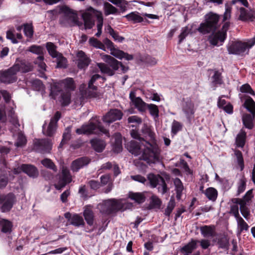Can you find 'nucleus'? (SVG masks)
Segmentation results:
<instances>
[{
    "label": "nucleus",
    "instance_id": "1",
    "mask_svg": "<svg viewBox=\"0 0 255 255\" xmlns=\"http://www.w3.org/2000/svg\"><path fill=\"white\" fill-rule=\"evenodd\" d=\"M132 138L136 139L144 146L142 159L147 163H155L159 160V150L156 143L155 134L150 126L144 124L138 132L132 129L130 131Z\"/></svg>",
    "mask_w": 255,
    "mask_h": 255
},
{
    "label": "nucleus",
    "instance_id": "2",
    "mask_svg": "<svg viewBox=\"0 0 255 255\" xmlns=\"http://www.w3.org/2000/svg\"><path fill=\"white\" fill-rule=\"evenodd\" d=\"M102 59L107 63H98L97 66L102 73L109 76L115 75L116 71L120 68L122 62L118 61L113 57L106 54H101Z\"/></svg>",
    "mask_w": 255,
    "mask_h": 255
},
{
    "label": "nucleus",
    "instance_id": "3",
    "mask_svg": "<svg viewBox=\"0 0 255 255\" xmlns=\"http://www.w3.org/2000/svg\"><path fill=\"white\" fill-rule=\"evenodd\" d=\"M205 21L200 24L197 30L203 34H206L216 31L218 27L220 16L212 12L206 14Z\"/></svg>",
    "mask_w": 255,
    "mask_h": 255
},
{
    "label": "nucleus",
    "instance_id": "4",
    "mask_svg": "<svg viewBox=\"0 0 255 255\" xmlns=\"http://www.w3.org/2000/svg\"><path fill=\"white\" fill-rule=\"evenodd\" d=\"M76 132L78 134H99L102 132L110 136L109 131L105 128L101 122L97 119L95 120L94 122L91 121L88 124L83 125L76 130Z\"/></svg>",
    "mask_w": 255,
    "mask_h": 255
},
{
    "label": "nucleus",
    "instance_id": "5",
    "mask_svg": "<svg viewBox=\"0 0 255 255\" xmlns=\"http://www.w3.org/2000/svg\"><path fill=\"white\" fill-rule=\"evenodd\" d=\"M124 205L120 201L115 199H111L104 201L99 203L98 208L100 212L105 215H111L118 211L124 210Z\"/></svg>",
    "mask_w": 255,
    "mask_h": 255
},
{
    "label": "nucleus",
    "instance_id": "6",
    "mask_svg": "<svg viewBox=\"0 0 255 255\" xmlns=\"http://www.w3.org/2000/svg\"><path fill=\"white\" fill-rule=\"evenodd\" d=\"M255 44V36L247 42L232 41L228 44L227 50L229 54L240 55L245 52L247 50L249 51V49Z\"/></svg>",
    "mask_w": 255,
    "mask_h": 255
},
{
    "label": "nucleus",
    "instance_id": "7",
    "mask_svg": "<svg viewBox=\"0 0 255 255\" xmlns=\"http://www.w3.org/2000/svg\"><path fill=\"white\" fill-rule=\"evenodd\" d=\"M244 106L252 114H244L242 117L243 123L246 128L251 129L254 128L253 121L255 118V102L251 97H248Z\"/></svg>",
    "mask_w": 255,
    "mask_h": 255
},
{
    "label": "nucleus",
    "instance_id": "8",
    "mask_svg": "<svg viewBox=\"0 0 255 255\" xmlns=\"http://www.w3.org/2000/svg\"><path fill=\"white\" fill-rule=\"evenodd\" d=\"M61 118V113L57 111L48 125L45 123L42 126V133L46 136L52 137L56 132L57 122Z\"/></svg>",
    "mask_w": 255,
    "mask_h": 255
},
{
    "label": "nucleus",
    "instance_id": "9",
    "mask_svg": "<svg viewBox=\"0 0 255 255\" xmlns=\"http://www.w3.org/2000/svg\"><path fill=\"white\" fill-rule=\"evenodd\" d=\"M101 76L99 74H95L92 76L88 83V86L85 90L81 91L83 97L86 98H96L99 96L97 92V87L94 85L95 81L101 78Z\"/></svg>",
    "mask_w": 255,
    "mask_h": 255
},
{
    "label": "nucleus",
    "instance_id": "10",
    "mask_svg": "<svg viewBox=\"0 0 255 255\" xmlns=\"http://www.w3.org/2000/svg\"><path fill=\"white\" fill-rule=\"evenodd\" d=\"M62 86H63L66 89L70 91H73L75 88L73 79L72 78H67L58 83L55 84L51 87V93L53 95H57L58 93L61 91V87Z\"/></svg>",
    "mask_w": 255,
    "mask_h": 255
},
{
    "label": "nucleus",
    "instance_id": "11",
    "mask_svg": "<svg viewBox=\"0 0 255 255\" xmlns=\"http://www.w3.org/2000/svg\"><path fill=\"white\" fill-rule=\"evenodd\" d=\"M51 140L48 138L36 139L33 144V149L41 153H48L52 149Z\"/></svg>",
    "mask_w": 255,
    "mask_h": 255
},
{
    "label": "nucleus",
    "instance_id": "12",
    "mask_svg": "<svg viewBox=\"0 0 255 255\" xmlns=\"http://www.w3.org/2000/svg\"><path fill=\"white\" fill-rule=\"evenodd\" d=\"M182 109L189 122L194 118L195 112L194 104L190 98H183L182 100Z\"/></svg>",
    "mask_w": 255,
    "mask_h": 255
},
{
    "label": "nucleus",
    "instance_id": "13",
    "mask_svg": "<svg viewBox=\"0 0 255 255\" xmlns=\"http://www.w3.org/2000/svg\"><path fill=\"white\" fill-rule=\"evenodd\" d=\"M16 202V196L13 193H9L4 195L2 204L0 206L1 211L3 213L9 212Z\"/></svg>",
    "mask_w": 255,
    "mask_h": 255
},
{
    "label": "nucleus",
    "instance_id": "14",
    "mask_svg": "<svg viewBox=\"0 0 255 255\" xmlns=\"http://www.w3.org/2000/svg\"><path fill=\"white\" fill-rule=\"evenodd\" d=\"M17 72L13 67H11L6 71L1 73L0 75V81L1 82L5 84L14 83L17 80L16 74Z\"/></svg>",
    "mask_w": 255,
    "mask_h": 255
},
{
    "label": "nucleus",
    "instance_id": "15",
    "mask_svg": "<svg viewBox=\"0 0 255 255\" xmlns=\"http://www.w3.org/2000/svg\"><path fill=\"white\" fill-rule=\"evenodd\" d=\"M123 116V113L118 109H111L105 116L103 117L104 123L108 124L117 120H120Z\"/></svg>",
    "mask_w": 255,
    "mask_h": 255
},
{
    "label": "nucleus",
    "instance_id": "16",
    "mask_svg": "<svg viewBox=\"0 0 255 255\" xmlns=\"http://www.w3.org/2000/svg\"><path fill=\"white\" fill-rule=\"evenodd\" d=\"M91 162V159L87 156L78 158L72 161L71 169L74 172H78L80 169L88 165Z\"/></svg>",
    "mask_w": 255,
    "mask_h": 255
},
{
    "label": "nucleus",
    "instance_id": "17",
    "mask_svg": "<svg viewBox=\"0 0 255 255\" xmlns=\"http://www.w3.org/2000/svg\"><path fill=\"white\" fill-rule=\"evenodd\" d=\"M13 67L17 72L20 71L26 73L32 71L33 69L32 65L25 60L17 59Z\"/></svg>",
    "mask_w": 255,
    "mask_h": 255
},
{
    "label": "nucleus",
    "instance_id": "18",
    "mask_svg": "<svg viewBox=\"0 0 255 255\" xmlns=\"http://www.w3.org/2000/svg\"><path fill=\"white\" fill-rule=\"evenodd\" d=\"M227 37V34L223 33L220 31L212 34L209 37L211 44L214 46L222 45Z\"/></svg>",
    "mask_w": 255,
    "mask_h": 255
},
{
    "label": "nucleus",
    "instance_id": "19",
    "mask_svg": "<svg viewBox=\"0 0 255 255\" xmlns=\"http://www.w3.org/2000/svg\"><path fill=\"white\" fill-rule=\"evenodd\" d=\"M143 145L141 142L131 140L130 142H128L126 144V147L128 151L134 155H139L141 152H143V148H141V146Z\"/></svg>",
    "mask_w": 255,
    "mask_h": 255
},
{
    "label": "nucleus",
    "instance_id": "20",
    "mask_svg": "<svg viewBox=\"0 0 255 255\" xmlns=\"http://www.w3.org/2000/svg\"><path fill=\"white\" fill-rule=\"evenodd\" d=\"M151 193L148 192H130L128 197L138 204H141L145 202L147 197H150Z\"/></svg>",
    "mask_w": 255,
    "mask_h": 255
},
{
    "label": "nucleus",
    "instance_id": "21",
    "mask_svg": "<svg viewBox=\"0 0 255 255\" xmlns=\"http://www.w3.org/2000/svg\"><path fill=\"white\" fill-rule=\"evenodd\" d=\"M77 57L78 68L84 69L89 66L91 60L83 51H79L78 52Z\"/></svg>",
    "mask_w": 255,
    "mask_h": 255
},
{
    "label": "nucleus",
    "instance_id": "22",
    "mask_svg": "<svg viewBox=\"0 0 255 255\" xmlns=\"http://www.w3.org/2000/svg\"><path fill=\"white\" fill-rule=\"evenodd\" d=\"M22 172L26 174L30 177L36 178L39 175L37 168L31 164H22L21 165Z\"/></svg>",
    "mask_w": 255,
    "mask_h": 255
},
{
    "label": "nucleus",
    "instance_id": "23",
    "mask_svg": "<svg viewBox=\"0 0 255 255\" xmlns=\"http://www.w3.org/2000/svg\"><path fill=\"white\" fill-rule=\"evenodd\" d=\"M93 148L98 152H101L105 149L106 146L105 142L102 139L94 138L90 140Z\"/></svg>",
    "mask_w": 255,
    "mask_h": 255
},
{
    "label": "nucleus",
    "instance_id": "24",
    "mask_svg": "<svg viewBox=\"0 0 255 255\" xmlns=\"http://www.w3.org/2000/svg\"><path fill=\"white\" fill-rule=\"evenodd\" d=\"M240 14L239 19L242 21H246L249 19H252L255 17V13L252 10L246 9L244 7L240 8Z\"/></svg>",
    "mask_w": 255,
    "mask_h": 255
},
{
    "label": "nucleus",
    "instance_id": "25",
    "mask_svg": "<svg viewBox=\"0 0 255 255\" xmlns=\"http://www.w3.org/2000/svg\"><path fill=\"white\" fill-rule=\"evenodd\" d=\"M162 177L159 174H154L153 173H149L147 175V182L148 185L152 188H155L158 183H160V180Z\"/></svg>",
    "mask_w": 255,
    "mask_h": 255
},
{
    "label": "nucleus",
    "instance_id": "26",
    "mask_svg": "<svg viewBox=\"0 0 255 255\" xmlns=\"http://www.w3.org/2000/svg\"><path fill=\"white\" fill-rule=\"evenodd\" d=\"M94 14L97 20V30L98 32L96 33L95 35L97 37H99L102 34V29L103 25V17L102 12L94 10Z\"/></svg>",
    "mask_w": 255,
    "mask_h": 255
},
{
    "label": "nucleus",
    "instance_id": "27",
    "mask_svg": "<svg viewBox=\"0 0 255 255\" xmlns=\"http://www.w3.org/2000/svg\"><path fill=\"white\" fill-rule=\"evenodd\" d=\"M247 133L246 131L242 129L237 134L236 138V144L237 147L243 148L246 143Z\"/></svg>",
    "mask_w": 255,
    "mask_h": 255
},
{
    "label": "nucleus",
    "instance_id": "28",
    "mask_svg": "<svg viewBox=\"0 0 255 255\" xmlns=\"http://www.w3.org/2000/svg\"><path fill=\"white\" fill-rule=\"evenodd\" d=\"M113 149L116 153L120 152L123 149L122 136L119 133L115 135Z\"/></svg>",
    "mask_w": 255,
    "mask_h": 255
},
{
    "label": "nucleus",
    "instance_id": "29",
    "mask_svg": "<svg viewBox=\"0 0 255 255\" xmlns=\"http://www.w3.org/2000/svg\"><path fill=\"white\" fill-rule=\"evenodd\" d=\"M104 10L105 15L106 16L110 14H120V11L108 2H105L104 3Z\"/></svg>",
    "mask_w": 255,
    "mask_h": 255
},
{
    "label": "nucleus",
    "instance_id": "30",
    "mask_svg": "<svg viewBox=\"0 0 255 255\" xmlns=\"http://www.w3.org/2000/svg\"><path fill=\"white\" fill-rule=\"evenodd\" d=\"M85 29H91L95 24V20L91 14L85 13L82 14Z\"/></svg>",
    "mask_w": 255,
    "mask_h": 255
},
{
    "label": "nucleus",
    "instance_id": "31",
    "mask_svg": "<svg viewBox=\"0 0 255 255\" xmlns=\"http://www.w3.org/2000/svg\"><path fill=\"white\" fill-rule=\"evenodd\" d=\"M83 216L87 224L92 226L94 221V214L93 211L89 208H86L83 212Z\"/></svg>",
    "mask_w": 255,
    "mask_h": 255
},
{
    "label": "nucleus",
    "instance_id": "32",
    "mask_svg": "<svg viewBox=\"0 0 255 255\" xmlns=\"http://www.w3.org/2000/svg\"><path fill=\"white\" fill-rule=\"evenodd\" d=\"M124 17L127 18L128 21H132L133 23L141 22L143 21V17L136 11L131 12Z\"/></svg>",
    "mask_w": 255,
    "mask_h": 255
},
{
    "label": "nucleus",
    "instance_id": "33",
    "mask_svg": "<svg viewBox=\"0 0 255 255\" xmlns=\"http://www.w3.org/2000/svg\"><path fill=\"white\" fill-rule=\"evenodd\" d=\"M0 226L1 227V231L4 233H10L12 227V223L8 220L2 219L0 220Z\"/></svg>",
    "mask_w": 255,
    "mask_h": 255
},
{
    "label": "nucleus",
    "instance_id": "34",
    "mask_svg": "<svg viewBox=\"0 0 255 255\" xmlns=\"http://www.w3.org/2000/svg\"><path fill=\"white\" fill-rule=\"evenodd\" d=\"M64 12L69 17L70 20H71L74 25H77L79 26L83 25L82 22L79 21L78 19L77 16L72 13L70 9L66 7L64 8Z\"/></svg>",
    "mask_w": 255,
    "mask_h": 255
},
{
    "label": "nucleus",
    "instance_id": "35",
    "mask_svg": "<svg viewBox=\"0 0 255 255\" xmlns=\"http://www.w3.org/2000/svg\"><path fill=\"white\" fill-rule=\"evenodd\" d=\"M201 234L204 237H212L214 236V226L205 225L200 228Z\"/></svg>",
    "mask_w": 255,
    "mask_h": 255
},
{
    "label": "nucleus",
    "instance_id": "36",
    "mask_svg": "<svg viewBox=\"0 0 255 255\" xmlns=\"http://www.w3.org/2000/svg\"><path fill=\"white\" fill-rule=\"evenodd\" d=\"M174 184L175 187L176 198L178 200H180L182 194V191L184 189L183 185L180 179L178 178H176L174 180Z\"/></svg>",
    "mask_w": 255,
    "mask_h": 255
},
{
    "label": "nucleus",
    "instance_id": "37",
    "mask_svg": "<svg viewBox=\"0 0 255 255\" xmlns=\"http://www.w3.org/2000/svg\"><path fill=\"white\" fill-rule=\"evenodd\" d=\"M70 224L77 227H83L85 226V222L84 219L82 216H80L79 215L75 214L72 215L71 218V221L70 222Z\"/></svg>",
    "mask_w": 255,
    "mask_h": 255
},
{
    "label": "nucleus",
    "instance_id": "38",
    "mask_svg": "<svg viewBox=\"0 0 255 255\" xmlns=\"http://www.w3.org/2000/svg\"><path fill=\"white\" fill-rule=\"evenodd\" d=\"M112 55L119 59L125 58L126 60L129 61L133 59L132 55L129 54L121 50H116L112 53Z\"/></svg>",
    "mask_w": 255,
    "mask_h": 255
},
{
    "label": "nucleus",
    "instance_id": "39",
    "mask_svg": "<svg viewBox=\"0 0 255 255\" xmlns=\"http://www.w3.org/2000/svg\"><path fill=\"white\" fill-rule=\"evenodd\" d=\"M27 51L41 56H44L45 50L41 45H32L28 48Z\"/></svg>",
    "mask_w": 255,
    "mask_h": 255
},
{
    "label": "nucleus",
    "instance_id": "40",
    "mask_svg": "<svg viewBox=\"0 0 255 255\" xmlns=\"http://www.w3.org/2000/svg\"><path fill=\"white\" fill-rule=\"evenodd\" d=\"M46 48L49 54L53 58H55L60 54L57 50V46L52 42H48L46 43Z\"/></svg>",
    "mask_w": 255,
    "mask_h": 255
},
{
    "label": "nucleus",
    "instance_id": "41",
    "mask_svg": "<svg viewBox=\"0 0 255 255\" xmlns=\"http://www.w3.org/2000/svg\"><path fill=\"white\" fill-rule=\"evenodd\" d=\"M70 127H67L63 134L62 139L59 145V148H61L63 145L66 144L71 138Z\"/></svg>",
    "mask_w": 255,
    "mask_h": 255
},
{
    "label": "nucleus",
    "instance_id": "42",
    "mask_svg": "<svg viewBox=\"0 0 255 255\" xmlns=\"http://www.w3.org/2000/svg\"><path fill=\"white\" fill-rule=\"evenodd\" d=\"M60 102L63 106H67L71 103V93L70 92H63L61 94Z\"/></svg>",
    "mask_w": 255,
    "mask_h": 255
},
{
    "label": "nucleus",
    "instance_id": "43",
    "mask_svg": "<svg viewBox=\"0 0 255 255\" xmlns=\"http://www.w3.org/2000/svg\"><path fill=\"white\" fill-rule=\"evenodd\" d=\"M106 30L107 32H108L112 36V37L115 41H118V42H121L125 39L124 37L120 36L118 32L115 31L110 25H108Z\"/></svg>",
    "mask_w": 255,
    "mask_h": 255
},
{
    "label": "nucleus",
    "instance_id": "44",
    "mask_svg": "<svg viewBox=\"0 0 255 255\" xmlns=\"http://www.w3.org/2000/svg\"><path fill=\"white\" fill-rule=\"evenodd\" d=\"M205 195L210 200L214 202L217 198L218 192L214 188L209 187L206 190Z\"/></svg>",
    "mask_w": 255,
    "mask_h": 255
},
{
    "label": "nucleus",
    "instance_id": "45",
    "mask_svg": "<svg viewBox=\"0 0 255 255\" xmlns=\"http://www.w3.org/2000/svg\"><path fill=\"white\" fill-rule=\"evenodd\" d=\"M132 104L140 112H145L147 109V104L144 102L140 97L136 99Z\"/></svg>",
    "mask_w": 255,
    "mask_h": 255
},
{
    "label": "nucleus",
    "instance_id": "46",
    "mask_svg": "<svg viewBox=\"0 0 255 255\" xmlns=\"http://www.w3.org/2000/svg\"><path fill=\"white\" fill-rule=\"evenodd\" d=\"M115 5L120 7L121 12H125L127 9L128 1L125 0H108Z\"/></svg>",
    "mask_w": 255,
    "mask_h": 255
},
{
    "label": "nucleus",
    "instance_id": "47",
    "mask_svg": "<svg viewBox=\"0 0 255 255\" xmlns=\"http://www.w3.org/2000/svg\"><path fill=\"white\" fill-rule=\"evenodd\" d=\"M197 241H192L187 245L183 247L181 249V252L184 254H190L192 251L196 248Z\"/></svg>",
    "mask_w": 255,
    "mask_h": 255
},
{
    "label": "nucleus",
    "instance_id": "48",
    "mask_svg": "<svg viewBox=\"0 0 255 255\" xmlns=\"http://www.w3.org/2000/svg\"><path fill=\"white\" fill-rule=\"evenodd\" d=\"M60 179L65 181V182H66L68 183L71 182L72 177L69 169L67 167L63 166L62 169V176Z\"/></svg>",
    "mask_w": 255,
    "mask_h": 255
},
{
    "label": "nucleus",
    "instance_id": "49",
    "mask_svg": "<svg viewBox=\"0 0 255 255\" xmlns=\"http://www.w3.org/2000/svg\"><path fill=\"white\" fill-rule=\"evenodd\" d=\"M234 153L237 158L238 164L240 167L241 171H242L245 166L243 154L240 150L237 149L234 150Z\"/></svg>",
    "mask_w": 255,
    "mask_h": 255
},
{
    "label": "nucleus",
    "instance_id": "50",
    "mask_svg": "<svg viewBox=\"0 0 255 255\" xmlns=\"http://www.w3.org/2000/svg\"><path fill=\"white\" fill-rule=\"evenodd\" d=\"M217 244L219 245V248L223 249L227 251L229 250V241L227 237L224 236L219 238Z\"/></svg>",
    "mask_w": 255,
    "mask_h": 255
},
{
    "label": "nucleus",
    "instance_id": "51",
    "mask_svg": "<svg viewBox=\"0 0 255 255\" xmlns=\"http://www.w3.org/2000/svg\"><path fill=\"white\" fill-rule=\"evenodd\" d=\"M41 164L48 168L52 169L54 171L56 172L57 170V167L53 161L49 158H45L41 160Z\"/></svg>",
    "mask_w": 255,
    "mask_h": 255
},
{
    "label": "nucleus",
    "instance_id": "52",
    "mask_svg": "<svg viewBox=\"0 0 255 255\" xmlns=\"http://www.w3.org/2000/svg\"><path fill=\"white\" fill-rule=\"evenodd\" d=\"M55 58H57V68H66L67 59L62 54L60 53L58 56H56Z\"/></svg>",
    "mask_w": 255,
    "mask_h": 255
},
{
    "label": "nucleus",
    "instance_id": "53",
    "mask_svg": "<svg viewBox=\"0 0 255 255\" xmlns=\"http://www.w3.org/2000/svg\"><path fill=\"white\" fill-rule=\"evenodd\" d=\"M175 206V200L174 198L172 197L168 203L166 208L165 209L164 214L166 216L169 217Z\"/></svg>",
    "mask_w": 255,
    "mask_h": 255
},
{
    "label": "nucleus",
    "instance_id": "54",
    "mask_svg": "<svg viewBox=\"0 0 255 255\" xmlns=\"http://www.w3.org/2000/svg\"><path fill=\"white\" fill-rule=\"evenodd\" d=\"M148 108L150 114L154 118H157L159 116V110L158 107L154 104H147Z\"/></svg>",
    "mask_w": 255,
    "mask_h": 255
},
{
    "label": "nucleus",
    "instance_id": "55",
    "mask_svg": "<svg viewBox=\"0 0 255 255\" xmlns=\"http://www.w3.org/2000/svg\"><path fill=\"white\" fill-rule=\"evenodd\" d=\"M212 82L215 85H221L223 83L222 74L217 70H215L214 74L212 77Z\"/></svg>",
    "mask_w": 255,
    "mask_h": 255
},
{
    "label": "nucleus",
    "instance_id": "56",
    "mask_svg": "<svg viewBox=\"0 0 255 255\" xmlns=\"http://www.w3.org/2000/svg\"><path fill=\"white\" fill-rule=\"evenodd\" d=\"M26 139L24 134L20 131L18 133L17 141L15 143V146H23L26 144Z\"/></svg>",
    "mask_w": 255,
    "mask_h": 255
},
{
    "label": "nucleus",
    "instance_id": "57",
    "mask_svg": "<svg viewBox=\"0 0 255 255\" xmlns=\"http://www.w3.org/2000/svg\"><path fill=\"white\" fill-rule=\"evenodd\" d=\"M254 197L253 190L251 189L247 191L246 194L244 196L243 199H242V205L244 204L245 205H248L250 201Z\"/></svg>",
    "mask_w": 255,
    "mask_h": 255
},
{
    "label": "nucleus",
    "instance_id": "58",
    "mask_svg": "<svg viewBox=\"0 0 255 255\" xmlns=\"http://www.w3.org/2000/svg\"><path fill=\"white\" fill-rule=\"evenodd\" d=\"M23 31L25 35L29 38H31L33 35V30L32 24L25 23L23 25Z\"/></svg>",
    "mask_w": 255,
    "mask_h": 255
},
{
    "label": "nucleus",
    "instance_id": "59",
    "mask_svg": "<svg viewBox=\"0 0 255 255\" xmlns=\"http://www.w3.org/2000/svg\"><path fill=\"white\" fill-rule=\"evenodd\" d=\"M32 87L36 91H40L43 90L44 86L42 81L39 79H35L32 82Z\"/></svg>",
    "mask_w": 255,
    "mask_h": 255
},
{
    "label": "nucleus",
    "instance_id": "60",
    "mask_svg": "<svg viewBox=\"0 0 255 255\" xmlns=\"http://www.w3.org/2000/svg\"><path fill=\"white\" fill-rule=\"evenodd\" d=\"M246 180L245 178H243L241 179L238 183V191L237 196H238L240 194L243 193L246 189Z\"/></svg>",
    "mask_w": 255,
    "mask_h": 255
},
{
    "label": "nucleus",
    "instance_id": "61",
    "mask_svg": "<svg viewBox=\"0 0 255 255\" xmlns=\"http://www.w3.org/2000/svg\"><path fill=\"white\" fill-rule=\"evenodd\" d=\"M239 233L241 234L244 230L247 231L249 226L243 218L239 219L237 221Z\"/></svg>",
    "mask_w": 255,
    "mask_h": 255
},
{
    "label": "nucleus",
    "instance_id": "62",
    "mask_svg": "<svg viewBox=\"0 0 255 255\" xmlns=\"http://www.w3.org/2000/svg\"><path fill=\"white\" fill-rule=\"evenodd\" d=\"M150 205L153 208H159L161 204V200L155 195H152L150 197Z\"/></svg>",
    "mask_w": 255,
    "mask_h": 255
},
{
    "label": "nucleus",
    "instance_id": "63",
    "mask_svg": "<svg viewBox=\"0 0 255 255\" xmlns=\"http://www.w3.org/2000/svg\"><path fill=\"white\" fill-rule=\"evenodd\" d=\"M158 185H159L158 187V190L159 192H161L162 194H165L168 190L167 184L163 177L161 178L160 183Z\"/></svg>",
    "mask_w": 255,
    "mask_h": 255
},
{
    "label": "nucleus",
    "instance_id": "64",
    "mask_svg": "<svg viewBox=\"0 0 255 255\" xmlns=\"http://www.w3.org/2000/svg\"><path fill=\"white\" fill-rule=\"evenodd\" d=\"M44 56H38L34 61L35 64H37L42 70H46V65L43 62Z\"/></svg>",
    "mask_w": 255,
    "mask_h": 255
}]
</instances>
